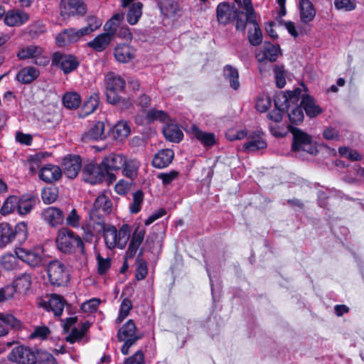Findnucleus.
Returning <instances> with one entry per match:
<instances>
[{
    "mask_svg": "<svg viewBox=\"0 0 364 364\" xmlns=\"http://www.w3.org/2000/svg\"><path fill=\"white\" fill-rule=\"evenodd\" d=\"M100 230H103L104 239L107 248L124 249L130 238V228L127 224L122 225L117 230L114 226H106L103 220L96 222Z\"/></svg>",
    "mask_w": 364,
    "mask_h": 364,
    "instance_id": "nucleus-1",
    "label": "nucleus"
},
{
    "mask_svg": "<svg viewBox=\"0 0 364 364\" xmlns=\"http://www.w3.org/2000/svg\"><path fill=\"white\" fill-rule=\"evenodd\" d=\"M56 245L61 252L65 253L73 252L77 249L83 250V242L81 238L67 228L58 230Z\"/></svg>",
    "mask_w": 364,
    "mask_h": 364,
    "instance_id": "nucleus-2",
    "label": "nucleus"
},
{
    "mask_svg": "<svg viewBox=\"0 0 364 364\" xmlns=\"http://www.w3.org/2000/svg\"><path fill=\"white\" fill-rule=\"evenodd\" d=\"M239 6H242L245 11L246 23L253 25V30L248 31V40L251 45L258 46L262 40V33L256 21V14L252 5L251 0L238 1Z\"/></svg>",
    "mask_w": 364,
    "mask_h": 364,
    "instance_id": "nucleus-3",
    "label": "nucleus"
},
{
    "mask_svg": "<svg viewBox=\"0 0 364 364\" xmlns=\"http://www.w3.org/2000/svg\"><path fill=\"white\" fill-rule=\"evenodd\" d=\"M117 338L119 341L124 342L121 348L122 353L127 355L130 347L141 338V335L137 331L135 323L130 319L118 330Z\"/></svg>",
    "mask_w": 364,
    "mask_h": 364,
    "instance_id": "nucleus-4",
    "label": "nucleus"
},
{
    "mask_svg": "<svg viewBox=\"0 0 364 364\" xmlns=\"http://www.w3.org/2000/svg\"><path fill=\"white\" fill-rule=\"evenodd\" d=\"M33 282V275L29 272L18 274L14 278L11 285L6 286V288L11 289V299L15 294L18 296H25L33 292L32 284Z\"/></svg>",
    "mask_w": 364,
    "mask_h": 364,
    "instance_id": "nucleus-5",
    "label": "nucleus"
},
{
    "mask_svg": "<svg viewBox=\"0 0 364 364\" xmlns=\"http://www.w3.org/2000/svg\"><path fill=\"white\" fill-rule=\"evenodd\" d=\"M17 57L20 60L33 58L35 64L41 66L47 65L50 62L49 57L45 50L36 45L21 48L17 53Z\"/></svg>",
    "mask_w": 364,
    "mask_h": 364,
    "instance_id": "nucleus-6",
    "label": "nucleus"
},
{
    "mask_svg": "<svg viewBox=\"0 0 364 364\" xmlns=\"http://www.w3.org/2000/svg\"><path fill=\"white\" fill-rule=\"evenodd\" d=\"M49 282L53 286H62L68 281V274L65 266L58 260L50 262L47 267Z\"/></svg>",
    "mask_w": 364,
    "mask_h": 364,
    "instance_id": "nucleus-7",
    "label": "nucleus"
},
{
    "mask_svg": "<svg viewBox=\"0 0 364 364\" xmlns=\"http://www.w3.org/2000/svg\"><path fill=\"white\" fill-rule=\"evenodd\" d=\"M292 134L294 136L292 150L294 151H305L311 154L316 153V147L309 135L297 129H294Z\"/></svg>",
    "mask_w": 364,
    "mask_h": 364,
    "instance_id": "nucleus-8",
    "label": "nucleus"
},
{
    "mask_svg": "<svg viewBox=\"0 0 364 364\" xmlns=\"http://www.w3.org/2000/svg\"><path fill=\"white\" fill-rule=\"evenodd\" d=\"M18 258L31 267H37L44 263L43 254L41 249H26L18 247L15 250Z\"/></svg>",
    "mask_w": 364,
    "mask_h": 364,
    "instance_id": "nucleus-9",
    "label": "nucleus"
},
{
    "mask_svg": "<svg viewBox=\"0 0 364 364\" xmlns=\"http://www.w3.org/2000/svg\"><path fill=\"white\" fill-rule=\"evenodd\" d=\"M9 360L18 364H36L37 355L30 348L19 346L12 349Z\"/></svg>",
    "mask_w": 364,
    "mask_h": 364,
    "instance_id": "nucleus-10",
    "label": "nucleus"
},
{
    "mask_svg": "<svg viewBox=\"0 0 364 364\" xmlns=\"http://www.w3.org/2000/svg\"><path fill=\"white\" fill-rule=\"evenodd\" d=\"M301 93L300 88L287 92H279L277 93L274 97L275 107L280 110L287 111L290 109L291 105H295L298 103Z\"/></svg>",
    "mask_w": 364,
    "mask_h": 364,
    "instance_id": "nucleus-11",
    "label": "nucleus"
},
{
    "mask_svg": "<svg viewBox=\"0 0 364 364\" xmlns=\"http://www.w3.org/2000/svg\"><path fill=\"white\" fill-rule=\"evenodd\" d=\"M82 173L84 181L90 184L101 183L107 174L102 163L98 165L92 162L85 166Z\"/></svg>",
    "mask_w": 364,
    "mask_h": 364,
    "instance_id": "nucleus-12",
    "label": "nucleus"
},
{
    "mask_svg": "<svg viewBox=\"0 0 364 364\" xmlns=\"http://www.w3.org/2000/svg\"><path fill=\"white\" fill-rule=\"evenodd\" d=\"M112 209V201L105 193L100 194L96 199L93 208L90 211L91 220L95 222V219L102 220V218L108 214Z\"/></svg>",
    "mask_w": 364,
    "mask_h": 364,
    "instance_id": "nucleus-13",
    "label": "nucleus"
},
{
    "mask_svg": "<svg viewBox=\"0 0 364 364\" xmlns=\"http://www.w3.org/2000/svg\"><path fill=\"white\" fill-rule=\"evenodd\" d=\"M87 7L81 0H62L60 14L63 17L82 16L86 13Z\"/></svg>",
    "mask_w": 364,
    "mask_h": 364,
    "instance_id": "nucleus-14",
    "label": "nucleus"
},
{
    "mask_svg": "<svg viewBox=\"0 0 364 364\" xmlns=\"http://www.w3.org/2000/svg\"><path fill=\"white\" fill-rule=\"evenodd\" d=\"M52 64L60 68L65 73H69L77 68L78 63L72 55L55 53L52 58Z\"/></svg>",
    "mask_w": 364,
    "mask_h": 364,
    "instance_id": "nucleus-15",
    "label": "nucleus"
},
{
    "mask_svg": "<svg viewBox=\"0 0 364 364\" xmlns=\"http://www.w3.org/2000/svg\"><path fill=\"white\" fill-rule=\"evenodd\" d=\"M82 162L79 156H68L63 159L62 167L65 175L69 178H75L81 169Z\"/></svg>",
    "mask_w": 364,
    "mask_h": 364,
    "instance_id": "nucleus-16",
    "label": "nucleus"
},
{
    "mask_svg": "<svg viewBox=\"0 0 364 364\" xmlns=\"http://www.w3.org/2000/svg\"><path fill=\"white\" fill-rule=\"evenodd\" d=\"M39 306L48 311H53L55 316H60L63 311L65 300L60 296L52 294L47 301H41Z\"/></svg>",
    "mask_w": 364,
    "mask_h": 364,
    "instance_id": "nucleus-17",
    "label": "nucleus"
},
{
    "mask_svg": "<svg viewBox=\"0 0 364 364\" xmlns=\"http://www.w3.org/2000/svg\"><path fill=\"white\" fill-rule=\"evenodd\" d=\"M38 176L41 180L51 183L61 178L62 170L57 165L48 164L40 169Z\"/></svg>",
    "mask_w": 364,
    "mask_h": 364,
    "instance_id": "nucleus-18",
    "label": "nucleus"
},
{
    "mask_svg": "<svg viewBox=\"0 0 364 364\" xmlns=\"http://www.w3.org/2000/svg\"><path fill=\"white\" fill-rule=\"evenodd\" d=\"M146 229L143 226L139 225L136 227L134 232L131 237V240L127 250L126 255L127 257L132 258L136 253L139 246L142 243Z\"/></svg>",
    "mask_w": 364,
    "mask_h": 364,
    "instance_id": "nucleus-19",
    "label": "nucleus"
},
{
    "mask_svg": "<svg viewBox=\"0 0 364 364\" xmlns=\"http://www.w3.org/2000/svg\"><path fill=\"white\" fill-rule=\"evenodd\" d=\"M279 53V49L277 46L265 42L257 53L256 58L260 63L266 61L274 62L277 60Z\"/></svg>",
    "mask_w": 364,
    "mask_h": 364,
    "instance_id": "nucleus-20",
    "label": "nucleus"
},
{
    "mask_svg": "<svg viewBox=\"0 0 364 364\" xmlns=\"http://www.w3.org/2000/svg\"><path fill=\"white\" fill-rule=\"evenodd\" d=\"M135 49L125 43H119L114 50V55L117 61L121 63H127L135 58Z\"/></svg>",
    "mask_w": 364,
    "mask_h": 364,
    "instance_id": "nucleus-21",
    "label": "nucleus"
},
{
    "mask_svg": "<svg viewBox=\"0 0 364 364\" xmlns=\"http://www.w3.org/2000/svg\"><path fill=\"white\" fill-rule=\"evenodd\" d=\"M267 144L263 137V134L257 131L252 133L247 139V141L243 146L245 151H255L259 149H263L267 147Z\"/></svg>",
    "mask_w": 364,
    "mask_h": 364,
    "instance_id": "nucleus-22",
    "label": "nucleus"
},
{
    "mask_svg": "<svg viewBox=\"0 0 364 364\" xmlns=\"http://www.w3.org/2000/svg\"><path fill=\"white\" fill-rule=\"evenodd\" d=\"M0 337L6 336L9 334V328L20 329L21 328V321L11 314L0 313Z\"/></svg>",
    "mask_w": 364,
    "mask_h": 364,
    "instance_id": "nucleus-23",
    "label": "nucleus"
},
{
    "mask_svg": "<svg viewBox=\"0 0 364 364\" xmlns=\"http://www.w3.org/2000/svg\"><path fill=\"white\" fill-rule=\"evenodd\" d=\"M126 157L122 154H111L102 161V166L106 170L107 174L109 171L119 170L125 164Z\"/></svg>",
    "mask_w": 364,
    "mask_h": 364,
    "instance_id": "nucleus-24",
    "label": "nucleus"
},
{
    "mask_svg": "<svg viewBox=\"0 0 364 364\" xmlns=\"http://www.w3.org/2000/svg\"><path fill=\"white\" fill-rule=\"evenodd\" d=\"M189 132L205 147H211L216 143L215 135L213 133L204 132L196 125H192Z\"/></svg>",
    "mask_w": 364,
    "mask_h": 364,
    "instance_id": "nucleus-25",
    "label": "nucleus"
},
{
    "mask_svg": "<svg viewBox=\"0 0 364 364\" xmlns=\"http://www.w3.org/2000/svg\"><path fill=\"white\" fill-rule=\"evenodd\" d=\"M43 220L53 227L63 223L64 215L61 210L55 207L46 208L42 213Z\"/></svg>",
    "mask_w": 364,
    "mask_h": 364,
    "instance_id": "nucleus-26",
    "label": "nucleus"
},
{
    "mask_svg": "<svg viewBox=\"0 0 364 364\" xmlns=\"http://www.w3.org/2000/svg\"><path fill=\"white\" fill-rule=\"evenodd\" d=\"M77 29L68 28L65 29L62 33L56 36V43L58 46L63 47L70 43L77 42L81 38Z\"/></svg>",
    "mask_w": 364,
    "mask_h": 364,
    "instance_id": "nucleus-27",
    "label": "nucleus"
},
{
    "mask_svg": "<svg viewBox=\"0 0 364 364\" xmlns=\"http://www.w3.org/2000/svg\"><path fill=\"white\" fill-rule=\"evenodd\" d=\"M124 15L122 12L115 14L104 25V31L113 38L116 33L124 24Z\"/></svg>",
    "mask_w": 364,
    "mask_h": 364,
    "instance_id": "nucleus-28",
    "label": "nucleus"
},
{
    "mask_svg": "<svg viewBox=\"0 0 364 364\" xmlns=\"http://www.w3.org/2000/svg\"><path fill=\"white\" fill-rule=\"evenodd\" d=\"M173 157L174 153L171 149H161L155 154L152 165L158 168H165L172 162Z\"/></svg>",
    "mask_w": 364,
    "mask_h": 364,
    "instance_id": "nucleus-29",
    "label": "nucleus"
},
{
    "mask_svg": "<svg viewBox=\"0 0 364 364\" xmlns=\"http://www.w3.org/2000/svg\"><path fill=\"white\" fill-rule=\"evenodd\" d=\"M28 20V16L20 10H11L6 13L4 21L9 26H18Z\"/></svg>",
    "mask_w": 364,
    "mask_h": 364,
    "instance_id": "nucleus-30",
    "label": "nucleus"
},
{
    "mask_svg": "<svg viewBox=\"0 0 364 364\" xmlns=\"http://www.w3.org/2000/svg\"><path fill=\"white\" fill-rule=\"evenodd\" d=\"M105 124L102 122H95L82 136V140L85 142L92 140H102L105 138Z\"/></svg>",
    "mask_w": 364,
    "mask_h": 364,
    "instance_id": "nucleus-31",
    "label": "nucleus"
},
{
    "mask_svg": "<svg viewBox=\"0 0 364 364\" xmlns=\"http://www.w3.org/2000/svg\"><path fill=\"white\" fill-rule=\"evenodd\" d=\"M300 18L303 23H309L315 17L316 9L309 0H301L299 2Z\"/></svg>",
    "mask_w": 364,
    "mask_h": 364,
    "instance_id": "nucleus-32",
    "label": "nucleus"
},
{
    "mask_svg": "<svg viewBox=\"0 0 364 364\" xmlns=\"http://www.w3.org/2000/svg\"><path fill=\"white\" fill-rule=\"evenodd\" d=\"M112 38L105 32L97 36L87 43V46L96 52L105 50L111 43Z\"/></svg>",
    "mask_w": 364,
    "mask_h": 364,
    "instance_id": "nucleus-33",
    "label": "nucleus"
},
{
    "mask_svg": "<svg viewBox=\"0 0 364 364\" xmlns=\"http://www.w3.org/2000/svg\"><path fill=\"white\" fill-rule=\"evenodd\" d=\"M301 104L303 109L305 110L306 115L311 118L318 116L323 112V109L309 95L303 96Z\"/></svg>",
    "mask_w": 364,
    "mask_h": 364,
    "instance_id": "nucleus-34",
    "label": "nucleus"
},
{
    "mask_svg": "<svg viewBox=\"0 0 364 364\" xmlns=\"http://www.w3.org/2000/svg\"><path fill=\"white\" fill-rule=\"evenodd\" d=\"M131 133V127L128 122L124 120L119 121L112 129L113 138L117 141H123Z\"/></svg>",
    "mask_w": 364,
    "mask_h": 364,
    "instance_id": "nucleus-35",
    "label": "nucleus"
},
{
    "mask_svg": "<svg viewBox=\"0 0 364 364\" xmlns=\"http://www.w3.org/2000/svg\"><path fill=\"white\" fill-rule=\"evenodd\" d=\"M159 6L161 12L167 17H174L180 12L179 5L174 0H161Z\"/></svg>",
    "mask_w": 364,
    "mask_h": 364,
    "instance_id": "nucleus-36",
    "label": "nucleus"
},
{
    "mask_svg": "<svg viewBox=\"0 0 364 364\" xmlns=\"http://www.w3.org/2000/svg\"><path fill=\"white\" fill-rule=\"evenodd\" d=\"M107 89L123 91L125 87V80L119 75L113 73H108L105 77Z\"/></svg>",
    "mask_w": 364,
    "mask_h": 364,
    "instance_id": "nucleus-37",
    "label": "nucleus"
},
{
    "mask_svg": "<svg viewBox=\"0 0 364 364\" xmlns=\"http://www.w3.org/2000/svg\"><path fill=\"white\" fill-rule=\"evenodd\" d=\"M39 75V71L36 68L28 66L21 69L16 75L18 81L23 83H30Z\"/></svg>",
    "mask_w": 364,
    "mask_h": 364,
    "instance_id": "nucleus-38",
    "label": "nucleus"
},
{
    "mask_svg": "<svg viewBox=\"0 0 364 364\" xmlns=\"http://www.w3.org/2000/svg\"><path fill=\"white\" fill-rule=\"evenodd\" d=\"M165 138L172 142L178 143L182 140L183 134L176 124H168L163 129Z\"/></svg>",
    "mask_w": 364,
    "mask_h": 364,
    "instance_id": "nucleus-39",
    "label": "nucleus"
},
{
    "mask_svg": "<svg viewBox=\"0 0 364 364\" xmlns=\"http://www.w3.org/2000/svg\"><path fill=\"white\" fill-rule=\"evenodd\" d=\"M14 239V229L7 223H0V247H5Z\"/></svg>",
    "mask_w": 364,
    "mask_h": 364,
    "instance_id": "nucleus-40",
    "label": "nucleus"
},
{
    "mask_svg": "<svg viewBox=\"0 0 364 364\" xmlns=\"http://www.w3.org/2000/svg\"><path fill=\"white\" fill-rule=\"evenodd\" d=\"M86 21L87 26L80 29H77L81 37L92 33L100 28L102 24V21L95 16H87Z\"/></svg>",
    "mask_w": 364,
    "mask_h": 364,
    "instance_id": "nucleus-41",
    "label": "nucleus"
},
{
    "mask_svg": "<svg viewBox=\"0 0 364 364\" xmlns=\"http://www.w3.org/2000/svg\"><path fill=\"white\" fill-rule=\"evenodd\" d=\"M143 4L141 2L132 3L127 14V21L130 25L138 23L142 15Z\"/></svg>",
    "mask_w": 364,
    "mask_h": 364,
    "instance_id": "nucleus-42",
    "label": "nucleus"
},
{
    "mask_svg": "<svg viewBox=\"0 0 364 364\" xmlns=\"http://www.w3.org/2000/svg\"><path fill=\"white\" fill-rule=\"evenodd\" d=\"M140 163L136 159H125V164L123 166V174L131 178L134 179L136 177Z\"/></svg>",
    "mask_w": 364,
    "mask_h": 364,
    "instance_id": "nucleus-43",
    "label": "nucleus"
},
{
    "mask_svg": "<svg viewBox=\"0 0 364 364\" xmlns=\"http://www.w3.org/2000/svg\"><path fill=\"white\" fill-rule=\"evenodd\" d=\"M224 76L226 80H229L230 87L234 90H237L240 87L238 80L239 74L236 68L228 65L224 68Z\"/></svg>",
    "mask_w": 364,
    "mask_h": 364,
    "instance_id": "nucleus-44",
    "label": "nucleus"
},
{
    "mask_svg": "<svg viewBox=\"0 0 364 364\" xmlns=\"http://www.w3.org/2000/svg\"><path fill=\"white\" fill-rule=\"evenodd\" d=\"M99 96L97 94L92 95L89 99L85 102L82 108V117L92 114L97 108L99 105Z\"/></svg>",
    "mask_w": 364,
    "mask_h": 364,
    "instance_id": "nucleus-45",
    "label": "nucleus"
},
{
    "mask_svg": "<svg viewBox=\"0 0 364 364\" xmlns=\"http://www.w3.org/2000/svg\"><path fill=\"white\" fill-rule=\"evenodd\" d=\"M36 205V200L32 197L18 198V212L20 215H26L31 212Z\"/></svg>",
    "mask_w": 364,
    "mask_h": 364,
    "instance_id": "nucleus-46",
    "label": "nucleus"
},
{
    "mask_svg": "<svg viewBox=\"0 0 364 364\" xmlns=\"http://www.w3.org/2000/svg\"><path fill=\"white\" fill-rule=\"evenodd\" d=\"M18 198L15 196H9L4 202L0 213L3 215H9L18 209Z\"/></svg>",
    "mask_w": 364,
    "mask_h": 364,
    "instance_id": "nucleus-47",
    "label": "nucleus"
},
{
    "mask_svg": "<svg viewBox=\"0 0 364 364\" xmlns=\"http://www.w3.org/2000/svg\"><path fill=\"white\" fill-rule=\"evenodd\" d=\"M63 102L65 107L67 108L75 109L80 106L81 99L80 95L76 92H68L63 96Z\"/></svg>",
    "mask_w": 364,
    "mask_h": 364,
    "instance_id": "nucleus-48",
    "label": "nucleus"
},
{
    "mask_svg": "<svg viewBox=\"0 0 364 364\" xmlns=\"http://www.w3.org/2000/svg\"><path fill=\"white\" fill-rule=\"evenodd\" d=\"M18 259L16 254H6L1 257V264L6 270H13L17 268Z\"/></svg>",
    "mask_w": 364,
    "mask_h": 364,
    "instance_id": "nucleus-49",
    "label": "nucleus"
},
{
    "mask_svg": "<svg viewBox=\"0 0 364 364\" xmlns=\"http://www.w3.org/2000/svg\"><path fill=\"white\" fill-rule=\"evenodd\" d=\"M289 119L291 123H299L304 119L303 109L298 106V103L295 105H291L290 109L287 110Z\"/></svg>",
    "mask_w": 364,
    "mask_h": 364,
    "instance_id": "nucleus-50",
    "label": "nucleus"
},
{
    "mask_svg": "<svg viewBox=\"0 0 364 364\" xmlns=\"http://www.w3.org/2000/svg\"><path fill=\"white\" fill-rule=\"evenodd\" d=\"M58 196V191L56 188L48 187L42 190L41 198L43 201L46 204L55 202Z\"/></svg>",
    "mask_w": 364,
    "mask_h": 364,
    "instance_id": "nucleus-51",
    "label": "nucleus"
},
{
    "mask_svg": "<svg viewBox=\"0 0 364 364\" xmlns=\"http://www.w3.org/2000/svg\"><path fill=\"white\" fill-rule=\"evenodd\" d=\"M132 308V302L129 299H124L120 305L119 316L116 319V323H121L129 314Z\"/></svg>",
    "mask_w": 364,
    "mask_h": 364,
    "instance_id": "nucleus-52",
    "label": "nucleus"
},
{
    "mask_svg": "<svg viewBox=\"0 0 364 364\" xmlns=\"http://www.w3.org/2000/svg\"><path fill=\"white\" fill-rule=\"evenodd\" d=\"M285 70L282 65H276L274 68V78L278 87L282 88L286 85Z\"/></svg>",
    "mask_w": 364,
    "mask_h": 364,
    "instance_id": "nucleus-53",
    "label": "nucleus"
},
{
    "mask_svg": "<svg viewBox=\"0 0 364 364\" xmlns=\"http://www.w3.org/2000/svg\"><path fill=\"white\" fill-rule=\"evenodd\" d=\"M14 238L17 237L20 242L25 241L28 237V227L24 222L18 223L14 230Z\"/></svg>",
    "mask_w": 364,
    "mask_h": 364,
    "instance_id": "nucleus-54",
    "label": "nucleus"
},
{
    "mask_svg": "<svg viewBox=\"0 0 364 364\" xmlns=\"http://www.w3.org/2000/svg\"><path fill=\"white\" fill-rule=\"evenodd\" d=\"M143 198L142 191H138L134 193L133 201L129 208L132 213H137L141 210Z\"/></svg>",
    "mask_w": 364,
    "mask_h": 364,
    "instance_id": "nucleus-55",
    "label": "nucleus"
},
{
    "mask_svg": "<svg viewBox=\"0 0 364 364\" xmlns=\"http://www.w3.org/2000/svg\"><path fill=\"white\" fill-rule=\"evenodd\" d=\"M36 363L38 364H58L54 356L47 351H41L38 353Z\"/></svg>",
    "mask_w": 364,
    "mask_h": 364,
    "instance_id": "nucleus-56",
    "label": "nucleus"
},
{
    "mask_svg": "<svg viewBox=\"0 0 364 364\" xmlns=\"http://www.w3.org/2000/svg\"><path fill=\"white\" fill-rule=\"evenodd\" d=\"M167 118L168 117L166 113L161 110L151 109L146 114V119L149 122H153L155 120L166 122Z\"/></svg>",
    "mask_w": 364,
    "mask_h": 364,
    "instance_id": "nucleus-57",
    "label": "nucleus"
},
{
    "mask_svg": "<svg viewBox=\"0 0 364 364\" xmlns=\"http://www.w3.org/2000/svg\"><path fill=\"white\" fill-rule=\"evenodd\" d=\"M101 301L99 299L93 298L82 304L81 309L85 313H92L97 311Z\"/></svg>",
    "mask_w": 364,
    "mask_h": 364,
    "instance_id": "nucleus-58",
    "label": "nucleus"
},
{
    "mask_svg": "<svg viewBox=\"0 0 364 364\" xmlns=\"http://www.w3.org/2000/svg\"><path fill=\"white\" fill-rule=\"evenodd\" d=\"M271 105L270 97L262 95L258 97L255 107L260 112H266Z\"/></svg>",
    "mask_w": 364,
    "mask_h": 364,
    "instance_id": "nucleus-59",
    "label": "nucleus"
},
{
    "mask_svg": "<svg viewBox=\"0 0 364 364\" xmlns=\"http://www.w3.org/2000/svg\"><path fill=\"white\" fill-rule=\"evenodd\" d=\"M144 355L141 350H137L134 355L126 358L124 364H144Z\"/></svg>",
    "mask_w": 364,
    "mask_h": 364,
    "instance_id": "nucleus-60",
    "label": "nucleus"
},
{
    "mask_svg": "<svg viewBox=\"0 0 364 364\" xmlns=\"http://www.w3.org/2000/svg\"><path fill=\"white\" fill-rule=\"evenodd\" d=\"M247 131L245 129L242 130H236V129H229L226 132V138L230 141L234 140H241L244 139L247 136Z\"/></svg>",
    "mask_w": 364,
    "mask_h": 364,
    "instance_id": "nucleus-61",
    "label": "nucleus"
},
{
    "mask_svg": "<svg viewBox=\"0 0 364 364\" xmlns=\"http://www.w3.org/2000/svg\"><path fill=\"white\" fill-rule=\"evenodd\" d=\"M84 336L85 334L80 328L73 327L70 329V333L66 337V341L70 343H74L80 341Z\"/></svg>",
    "mask_w": 364,
    "mask_h": 364,
    "instance_id": "nucleus-62",
    "label": "nucleus"
},
{
    "mask_svg": "<svg viewBox=\"0 0 364 364\" xmlns=\"http://www.w3.org/2000/svg\"><path fill=\"white\" fill-rule=\"evenodd\" d=\"M66 223L73 228L80 226V216L77 214L75 209H73L66 218Z\"/></svg>",
    "mask_w": 364,
    "mask_h": 364,
    "instance_id": "nucleus-63",
    "label": "nucleus"
},
{
    "mask_svg": "<svg viewBox=\"0 0 364 364\" xmlns=\"http://www.w3.org/2000/svg\"><path fill=\"white\" fill-rule=\"evenodd\" d=\"M41 156L40 154H36L30 156L27 159V164L31 173H35L41 165Z\"/></svg>",
    "mask_w": 364,
    "mask_h": 364,
    "instance_id": "nucleus-64",
    "label": "nucleus"
}]
</instances>
